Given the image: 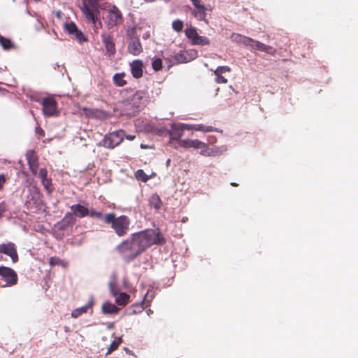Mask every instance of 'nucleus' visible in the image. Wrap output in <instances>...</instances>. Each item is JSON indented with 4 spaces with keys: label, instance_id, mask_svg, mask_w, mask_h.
Returning <instances> with one entry per match:
<instances>
[{
    "label": "nucleus",
    "instance_id": "nucleus-1",
    "mask_svg": "<svg viewBox=\"0 0 358 358\" xmlns=\"http://www.w3.org/2000/svg\"><path fill=\"white\" fill-rule=\"evenodd\" d=\"M166 240L159 229H149L131 234L129 238L122 241L116 250L122 259L131 262L153 245H161Z\"/></svg>",
    "mask_w": 358,
    "mask_h": 358
},
{
    "label": "nucleus",
    "instance_id": "nucleus-2",
    "mask_svg": "<svg viewBox=\"0 0 358 358\" xmlns=\"http://www.w3.org/2000/svg\"><path fill=\"white\" fill-rule=\"evenodd\" d=\"M103 222L106 224H110V228L119 237H122L127 234L131 223L128 216L122 215L117 217L114 213L105 214L103 216Z\"/></svg>",
    "mask_w": 358,
    "mask_h": 358
},
{
    "label": "nucleus",
    "instance_id": "nucleus-3",
    "mask_svg": "<svg viewBox=\"0 0 358 358\" xmlns=\"http://www.w3.org/2000/svg\"><path fill=\"white\" fill-rule=\"evenodd\" d=\"M146 103V93L143 91H137L131 97L124 101V105L127 113L134 115L145 106Z\"/></svg>",
    "mask_w": 358,
    "mask_h": 358
},
{
    "label": "nucleus",
    "instance_id": "nucleus-4",
    "mask_svg": "<svg viewBox=\"0 0 358 358\" xmlns=\"http://www.w3.org/2000/svg\"><path fill=\"white\" fill-rule=\"evenodd\" d=\"M124 137V131L122 129L117 130L106 134L99 145L108 149H113L123 141Z\"/></svg>",
    "mask_w": 358,
    "mask_h": 358
},
{
    "label": "nucleus",
    "instance_id": "nucleus-5",
    "mask_svg": "<svg viewBox=\"0 0 358 358\" xmlns=\"http://www.w3.org/2000/svg\"><path fill=\"white\" fill-rule=\"evenodd\" d=\"M123 22V17L121 11L116 6H112L107 10L106 24L109 28L121 24Z\"/></svg>",
    "mask_w": 358,
    "mask_h": 358
},
{
    "label": "nucleus",
    "instance_id": "nucleus-6",
    "mask_svg": "<svg viewBox=\"0 0 358 358\" xmlns=\"http://www.w3.org/2000/svg\"><path fill=\"white\" fill-rule=\"evenodd\" d=\"M100 0H83L80 10L84 16L93 20L94 13L99 9Z\"/></svg>",
    "mask_w": 358,
    "mask_h": 358
},
{
    "label": "nucleus",
    "instance_id": "nucleus-7",
    "mask_svg": "<svg viewBox=\"0 0 358 358\" xmlns=\"http://www.w3.org/2000/svg\"><path fill=\"white\" fill-rule=\"evenodd\" d=\"M43 112L45 116H57L59 113L57 110V103L54 97L48 96L43 98L41 101Z\"/></svg>",
    "mask_w": 358,
    "mask_h": 358
},
{
    "label": "nucleus",
    "instance_id": "nucleus-8",
    "mask_svg": "<svg viewBox=\"0 0 358 358\" xmlns=\"http://www.w3.org/2000/svg\"><path fill=\"white\" fill-rule=\"evenodd\" d=\"M0 276L6 282L3 287H11L17 282V275L11 268L0 266Z\"/></svg>",
    "mask_w": 358,
    "mask_h": 358
},
{
    "label": "nucleus",
    "instance_id": "nucleus-9",
    "mask_svg": "<svg viewBox=\"0 0 358 358\" xmlns=\"http://www.w3.org/2000/svg\"><path fill=\"white\" fill-rule=\"evenodd\" d=\"M185 129L190 130V124H173L171 129L169 131L170 143L173 141H178L179 142V141L181 140L180 138L182 136Z\"/></svg>",
    "mask_w": 358,
    "mask_h": 358
},
{
    "label": "nucleus",
    "instance_id": "nucleus-10",
    "mask_svg": "<svg viewBox=\"0 0 358 358\" xmlns=\"http://www.w3.org/2000/svg\"><path fill=\"white\" fill-rule=\"evenodd\" d=\"M0 253L10 257L13 263H16L18 261V255L15 245L13 243L9 242L1 244Z\"/></svg>",
    "mask_w": 358,
    "mask_h": 358
},
{
    "label": "nucleus",
    "instance_id": "nucleus-11",
    "mask_svg": "<svg viewBox=\"0 0 358 358\" xmlns=\"http://www.w3.org/2000/svg\"><path fill=\"white\" fill-rule=\"evenodd\" d=\"M101 36L102 43L106 50V54L108 55V57L115 55L116 52V48L113 36L106 32H103Z\"/></svg>",
    "mask_w": 358,
    "mask_h": 358
},
{
    "label": "nucleus",
    "instance_id": "nucleus-12",
    "mask_svg": "<svg viewBox=\"0 0 358 358\" xmlns=\"http://www.w3.org/2000/svg\"><path fill=\"white\" fill-rule=\"evenodd\" d=\"M153 298L154 292H150L148 290L145 294L143 301L141 302V303H134L131 306L130 308L132 309V313L134 314L141 313L146 307L150 306V302L152 301Z\"/></svg>",
    "mask_w": 358,
    "mask_h": 358
},
{
    "label": "nucleus",
    "instance_id": "nucleus-13",
    "mask_svg": "<svg viewBox=\"0 0 358 358\" xmlns=\"http://www.w3.org/2000/svg\"><path fill=\"white\" fill-rule=\"evenodd\" d=\"M143 51V48L139 38L138 36L130 37L127 45V52L134 56H138Z\"/></svg>",
    "mask_w": 358,
    "mask_h": 358
},
{
    "label": "nucleus",
    "instance_id": "nucleus-14",
    "mask_svg": "<svg viewBox=\"0 0 358 358\" xmlns=\"http://www.w3.org/2000/svg\"><path fill=\"white\" fill-rule=\"evenodd\" d=\"M26 159L31 172L36 175L38 166V157L34 150H28L26 153Z\"/></svg>",
    "mask_w": 358,
    "mask_h": 358
},
{
    "label": "nucleus",
    "instance_id": "nucleus-15",
    "mask_svg": "<svg viewBox=\"0 0 358 358\" xmlns=\"http://www.w3.org/2000/svg\"><path fill=\"white\" fill-rule=\"evenodd\" d=\"M131 73L134 78H141L143 75V63L140 59L134 60L130 64Z\"/></svg>",
    "mask_w": 358,
    "mask_h": 358
},
{
    "label": "nucleus",
    "instance_id": "nucleus-16",
    "mask_svg": "<svg viewBox=\"0 0 358 358\" xmlns=\"http://www.w3.org/2000/svg\"><path fill=\"white\" fill-rule=\"evenodd\" d=\"M251 48L259 51L264 52L271 55H275L276 53V50L274 48L254 39L253 43H252Z\"/></svg>",
    "mask_w": 358,
    "mask_h": 358
},
{
    "label": "nucleus",
    "instance_id": "nucleus-17",
    "mask_svg": "<svg viewBox=\"0 0 358 358\" xmlns=\"http://www.w3.org/2000/svg\"><path fill=\"white\" fill-rule=\"evenodd\" d=\"M191 14L198 20L208 22L206 20V8L203 3L195 6V9L192 10Z\"/></svg>",
    "mask_w": 358,
    "mask_h": 358
},
{
    "label": "nucleus",
    "instance_id": "nucleus-18",
    "mask_svg": "<svg viewBox=\"0 0 358 358\" xmlns=\"http://www.w3.org/2000/svg\"><path fill=\"white\" fill-rule=\"evenodd\" d=\"M179 145L185 148H193L195 149L199 148H203V146H204V143L197 140H190V139H185V140H180L179 141Z\"/></svg>",
    "mask_w": 358,
    "mask_h": 358
},
{
    "label": "nucleus",
    "instance_id": "nucleus-19",
    "mask_svg": "<svg viewBox=\"0 0 358 358\" xmlns=\"http://www.w3.org/2000/svg\"><path fill=\"white\" fill-rule=\"evenodd\" d=\"M72 213L74 216L78 217L79 218H83L86 216H88V208L80 204H75L72 205L70 207Z\"/></svg>",
    "mask_w": 358,
    "mask_h": 358
},
{
    "label": "nucleus",
    "instance_id": "nucleus-20",
    "mask_svg": "<svg viewBox=\"0 0 358 358\" xmlns=\"http://www.w3.org/2000/svg\"><path fill=\"white\" fill-rule=\"evenodd\" d=\"M92 308V302H88L85 306L73 310L71 313V317L73 318H78L83 314L86 313L89 309Z\"/></svg>",
    "mask_w": 358,
    "mask_h": 358
},
{
    "label": "nucleus",
    "instance_id": "nucleus-21",
    "mask_svg": "<svg viewBox=\"0 0 358 358\" xmlns=\"http://www.w3.org/2000/svg\"><path fill=\"white\" fill-rule=\"evenodd\" d=\"M149 206L155 208L156 210H159L162 206V201L159 196L157 194L151 195L149 198Z\"/></svg>",
    "mask_w": 358,
    "mask_h": 358
},
{
    "label": "nucleus",
    "instance_id": "nucleus-22",
    "mask_svg": "<svg viewBox=\"0 0 358 358\" xmlns=\"http://www.w3.org/2000/svg\"><path fill=\"white\" fill-rule=\"evenodd\" d=\"M115 297V302L119 306H124L129 302L130 296L127 293H118Z\"/></svg>",
    "mask_w": 358,
    "mask_h": 358
},
{
    "label": "nucleus",
    "instance_id": "nucleus-23",
    "mask_svg": "<svg viewBox=\"0 0 358 358\" xmlns=\"http://www.w3.org/2000/svg\"><path fill=\"white\" fill-rule=\"evenodd\" d=\"M232 37H234L235 40H236L237 41L243 44L245 46L251 47L252 43H253L252 38L245 36H242L238 34H234L232 35Z\"/></svg>",
    "mask_w": 358,
    "mask_h": 358
},
{
    "label": "nucleus",
    "instance_id": "nucleus-24",
    "mask_svg": "<svg viewBox=\"0 0 358 358\" xmlns=\"http://www.w3.org/2000/svg\"><path fill=\"white\" fill-rule=\"evenodd\" d=\"M75 222L76 218L72 212L66 213L64 217L62 220V226L64 227L71 226L74 224Z\"/></svg>",
    "mask_w": 358,
    "mask_h": 358
},
{
    "label": "nucleus",
    "instance_id": "nucleus-25",
    "mask_svg": "<svg viewBox=\"0 0 358 358\" xmlns=\"http://www.w3.org/2000/svg\"><path fill=\"white\" fill-rule=\"evenodd\" d=\"M185 34L186 37L191 41L192 44L193 45V42L195 41L199 36L196 29L194 27H190L189 28L186 29L185 31Z\"/></svg>",
    "mask_w": 358,
    "mask_h": 358
},
{
    "label": "nucleus",
    "instance_id": "nucleus-26",
    "mask_svg": "<svg viewBox=\"0 0 358 358\" xmlns=\"http://www.w3.org/2000/svg\"><path fill=\"white\" fill-rule=\"evenodd\" d=\"M124 73H115L113 77V80L117 86L123 87L127 83V80H124Z\"/></svg>",
    "mask_w": 358,
    "mask_h": 358
},
{
    "label": "nucleus",
    "instance_id": "nucleus-27",
    "mask_svg": "<svg viewBox=\"0 0 358 358\" xmlns=\"http://www.w3.org/2000/svg\"><path fill=\"white\" fill-rule=\"evenodd\" d=\"M102 310L106 314H116L118 313V308L113 303L105 302L102 305Z\"/></svg>",
    "mask_w": 358,
    "mask_h": 358
},
{
    "label": "nucleus",
    "instance_id": "nucleus-28",
    "mask_svg": "<svg viewBox=\"0 0 358 358\" xmlns=\"http://www.w3.org/2000/svg\"><path fill=\"white\" fill-rule=\"evenodd\" d=\"M99 15V9H98V11L94 13L93 20H90L86 16H84L85 17L87 22L92 23L94 24V30L96 32H98V29H101L102 27V23L98 18Z\"/></svg>",
    "mask_w": 358,
    "mask_h": 358
},
{
    "label": "nucleus",
    "instance_id": "nucleus-29",
    "mask_svg": "<svg viewBox=\"0 0 358 358\" xmlns=\"http://www.w3.org/2000/svg\"><path fill=\"white\" fill-rule=\"evenodd\" d=\"M190 130L200 131L203 132H210L215 130L212 126H206L202 124H192L190 125Z\"/></svg>",
    "mask_w": 358,
    "mask_h": 358
},
{
    "label": "nucleus",
    "instance_id": "nucleus-30",
    "mask_svg": "<svg viewBox=\"0 0 358 358\" xmlns=\"http://www.w3.org/2000/svg\"><path fill=\"white\" fill-rule=\"evenodd\" d=\"M0 45L6 50H9L14 47V44L12 43V41L10 39L6 38L1 35H0Z\"/></svg>",
    "mask_w": 358,
    "mask_h": 358
},
{
    "label": "nucleus",
    "instance_id": "nucleus-31",
    "mask_svg": "<svg viewBox=\"0 0 358 358\" xmlns=\"http://www.w3.org/2000/svg\"><path fill=\"white\" fill-rule=\"evenodd\" d=\"M187 51H180L178 54H176L174 56V59L178 63H185L189 61V59L187 58Z\"/></svg>",
    "mask_w": 358,
    "mask_h": 358
},
{
    "label": "nucleus",
    "instance_id": "nucleus-32",
    "mask_svg": "<svg viewBox=\"0 0 358 358\" xmlns=\"http://www.w3.org/2000/svg\"><path fill=\"white\" fill-rule=\"evenodd\" d=\"M122 339L121 336L116 338L109 345L106 355H109L113 351L116 350L118 348L119 345L122 343Z\"/></svg>",
    "mask_w": 358,
    "mask_h": 358
},
{
    "label": "nucleus",
    "instance_id": "nucleus-33",
    "mask_svg": "<svg viewBox=\"0 0 358 358\" xmlns=\"http://www.w3.org/2000/svg\"><path fill=\"white\" fill-rule=\"evenodd\" d=\"M135 177L137 180L142 182H147L149 180V176L142 169H138L135 173Z\"/></svg>",
    "mask_w": 358,
    "mask_h": 358
},
{
    "label": "nucleus",
    "instance_id": "nucleus-34",
    "mask_svg": "<svg viewBox=\"0 0 358 358\" xmlns=\"http://www.w3.org/2000/svg\"><path fill=\"white\" fill-rule=\"evenodd\" d=\"M201 150L200 152V154L203 156H206V157L215 156L216 154V152H215L212 149H210L205 143H204V146H203V148H201Z\"/></svg>",
    "mask_w": 358,
    "mask_h": 358
},
{
    "label": "nucleus",
    "instance_id": "nucleus-35",
    "mask_svg": "<svg viewBox=\"0 0 358 358\" xmlns=\"http://www.w3.org/2000/svg\"><path fill=\"white\" fill-rule=\"evenodd\" d=\"M152 67L155 71H159L162 69V60L160 58H154L152 62Z\"/></svg>",
    "mask_w": 358,
    "mask_h": 358
},
{
    "label": "nucleus",
    "instance_id": "nucleus-36",
    "mask_svg": "<svg viewBox=\"0 0 358 358\" xmlns=\"http://www.w3.org/2000/svg\"><path fill=\"white\" fill-rule=\"evenodd\" d=\"M210 44V40L206 37L202 36H198L196 40L193 42V45H207Z\"/></svg>",
    "mask_w": 358,
    "mask_h": 358
},
{
    "label": "nucleus",
    "instance_id": "nucleus-37",
    "mask_svg": "<svg viewBox=\"0 0 358 358\" xmlns=\"http://www.w3.org/2000/svg\"><path fill=\"white\" fill-rule=\"evenodd\" d=\"M184 27V23L180 20H176L172 22V28L174 31L177 32H180L182 31Z\"/></svg>",
    "mask_w": 358,
    "mask_h": 358
},
{
    "label": "nucleus",
    "instance_id": "nucleus-38",
    "mask_svg": "<svg viewBox=\"0 0 358 358\" xmlns=\"http://www.w3.org/2000/svg\"><path fill=\"white\" fill-rule=\"evenodd\" d=\"M41 182L45 189V190L50 194L53 191V187L52 183V180L50 178H46L41 180Z\"/></svg>",
    "mask_w": 358,
    "mask_h": 358
},
{
    "label": "nucleus",
    "instance_id": "nucleus-39",
    "mask_svg": "<svg viewBox=\"0 0 358 358\" xmlns=\"http://www.w3.org/2000/svg\"><path fill=\"white\" fill-rule=\"evenodd\" d=\"M88 216H90L92 218H98V219L103 218V219L104 215L102 214L101 212L96 211L94 209H91V210L88 209Z\"/></svg>",
    "mask_w": 358,
    "mask_h": 358
},
{
    "label": "nucleus",
    "instance_id": "nucleus-40",
    "mask_svg": "<svg viewBox=\"0 0 358 358\" xmlns=\"http://www.w3.org/2000/svg\"><path fill=\"white\" fill-rule=\"evenodd\" d=\"M65 29L69 34H74L77 32L78 28L73 22H70L65 24Z\"/></svg>",
    "mask_w": 358,
    "mask_h": 358
},
{
    "label": "nucleus",
    "instance_id": "nucleus-41",
    "mask_svg": "<svg viewBox=\"0 0 358 358\" xmlns=\"http://www.w3.org/2000/svg\"><path fill=\"white\" fill-rule=\"evenodd\" d=\"M49 264L51 266L62 265L64 266V262L57 257H52L49 259Z\"/></svg>",
    "mask_w": 358,
    "mask_h": 358
},
{
    "label": "nucleus",
    "instance_id": "nucleus-42",
    "mask_svg": "<svg viewBox=\"0 0 358 358\" xmlns=\"http://www.w3.org/2000/svg\"><path fill=\"white\" fill-rule=\"evenodd\" d=\"M231 68L228 66H218L213 72L214 74H222L224 73L230 72Z\"/></svg>",
    "mask_w": 358,
    "mask_h": 358
},
{
    "label": "nucleus",
    "instance_id": "nucleus-43",
    "mask_svg": "<svg viewBox=\"0 0 358 358\" xmlns=\"http://www.w3.org/2000/svg\"><path fill=\"white\" fill-rule=\"evenodd\" d=\"M109 289H110V292L111 294L113 296H117V294L119 293V289H118L116 284L113 282H110L109 283Z\"/></svg>",
    "mask_w": 358,
    "mask_h": 358
},
{
    "label": "nucleus",
    "instance_id": "nucleus-44",
    "mask_svg": "<svg viewBox=\"0 0 358 358\" xmlns=\"http://www.w3.org/2000/svg\"><path fill=\"white\" fill-rule=\"evenodd\" d=\"M215 76H216L215 78V81L217 83H223V84H225L227 83V79L225 78L224 76H222V74H215Z\"/></svg>",
    "mask_w": 358,
    "mask_h": 358
},
{
    "label": "nucleus",
    "instance_id": "nucleus-45",
    "mask_svg": "<svg viewBox=\"0 0 358 358\" xmlns=\"http://www.w3.org/2000/svg\"><path fill=\"white\" fill-rule=\"evenodd\" d=\"M74 35L76 38L80 42L87 41V39L85 37V35L78 29L77 30V32L74 34Z\"/></svg>",
    "mask_w": 358,
    "mask_h": 358
},
{
    "label": "nucleus",
    "instance_id": "nucleus-46",
    "mask_svg": "<svg viewBox=\"0 0 358 358\" xmlns=\"http://www.w3.org/2000/svg\"><path fill=\"white\" fill-rule=\"evenodd\" d=\"M38 176L41 180L48 178V171H47L46 169H45V168L41 169L39 171Z\"/></svg>",
    "mask_w": 358,
    "mask_h": 358
},
{
    "label": "nucleus",
    "instance_id": "nucleus-47",
    "mask_svg": "<svg viewBox=\"0 0 358 358\" xmlns=\"http://www.w3.org/2000/svg\"><path fill=\"white\" fill-rule=\"evenodd\" d=\"M6 181V177L3 174L0 175V191L3 189V185Z\"/></svg>",
    "mask_w": 358,
    "mask_h": 358
},
{
    "label": "nucleus",
    "instance_id": "nucleus-48",
    "mask_svg": "<svg viewBox=\"0 0 358 358\" xmlns=\"http://www.w3.org/2000/svg\"><path fill=\"white\" fill-rule=\"evenodd\" d=\"M36 134H38L41 136H45V131L41 127H36Z\"/></svg>",
    "mask_w": 358,
    "mask_h": 358
},
{
    "label": "nucleus",
    "instance_id": "nucleus-49",
    "mask_svg": "<svg viewBox=\"0 0 358 358\" xmlns=\"http://www.w3.org/2000/svg\"><path fill=\"white\" fill-rule=\"evenodd\" d=\"M194 6H197L199 5L203 4L201 0H190Z\"/></svg>",
    "mask_w": 358,
    "mask_h": 358
},
{
    "label": "nucleus",
    "instance_id": "nucleus-50",
    "mask_svg": "<svg viewBox=\"0 0 358 358\" xmlns=\"http://www.w3.org/2000/svg\"><path fill=\"white\" fill-rule=\"evenodd\" d=\"M124 138H125L127 140H129V141H134L136 138V136L131 135V134H128V135L124 134Z\"/></svg>",
    "mask_w": 358,
    "mask_h": 358
},
{
    "label": "nucleus",
    "instance_id": "nucleus-51",
    "mask_svg": "<svg viewBox=\"0 0 358 358\" xmlns=\"http://www.w3.org/2000/svg\"><path fill=\"white\" fill-rule=\"evenodd\" d=\"M124 350H125V351H126V352H127V354H129V355H134L133 352H132L131 350H129L128 348H124Z\"/></svg>",
    "mask_w": 358,
    "mask_h": 358
},
{
    "label": "nucleus",
    "instance_id": "nucleus-52",
    "mask_svg": "<svg viewBox=\"0 0 358 358\" xmlns=\"http://www.w3.org/2000/svg\"><path fill=\"white\" fill-rule=\"evenodd\" d=\"M231 185L234 187H237L238 186V184L236 183V182H231Z\"/></svg>",
    "mask_w": 358,
    "mask_h": 358
},
{
    "label": "nucleus",
    "instance_id": "nucleus-53",
    "mask_svg": "<svg viewBox=\"0 0 358 358\" xmlns=\"http://www.w3.org/2000/svg\"><path fill=\"white\" fill-rule=\"evenodd\" d=\"M141 148H143V149H145V148H147V146H146V145H143V144H141Z\"/></svg>",
    "mask_w": 358,
    "mask_h": 358
},
{
    "label": "nucleus",
    "instance_id": "nucleus-54",
    "mask_svg": "<svg viewBox=\"0 0 358 358\" xmlns=\"http://www.w3.org/2000/svg\"><path fill=\"white\" fill-rule=\"evenodd\" d=\"M147 36H149V34L145 35V36H143V38H145Z\"/></svg>",
    "mask_w": 358,
    "mask_h": 358
},
{
    "label": "nucleus",
    "instance_id": "nucleus-55",
    "mask_svg": "<svg viewBox=\"0 0 358 358\" xmlns=\"http://www.w3.org/2000/svg\"><path fill=\"white\" fill-rule=\"evenodd\" d=\"M147 36H149V34L145 35V36H143V38H145Z\"/></svg>",
    "mask_w": 358,
    "mask_h": 358
},
{
    "label": "nucleus",
    "instance_id": "nucleus-56",
    "mask_svg": "<svg viewBox=\"0 0 358 358\" xmlns=\"http://www.w3.org/2000/svg\"><path fill=\"white\" fill-rule=\"evenodd\" d=\"M147 36H149V34L145 35V36H143V38H145Z\"/></svg>",
    "mask_w": 358,
    "mask_h": 358
},
{
    "label": "nucleus",
    "instance_id": "nucleus-57",
    "mask_svg": "<svg viewBox=\"0 0 358 358\" xmlns=\"http://www.w3.org/2000/svg\"><path fill=\"white\" fill-rule=\"evenodd\" d=\"M169 162H170V159H168V160H167V162H166V163H167V164H169Z\"/></svg>",
    "mask_w": 358,
    "mask_h": 358
}]
</instances>
